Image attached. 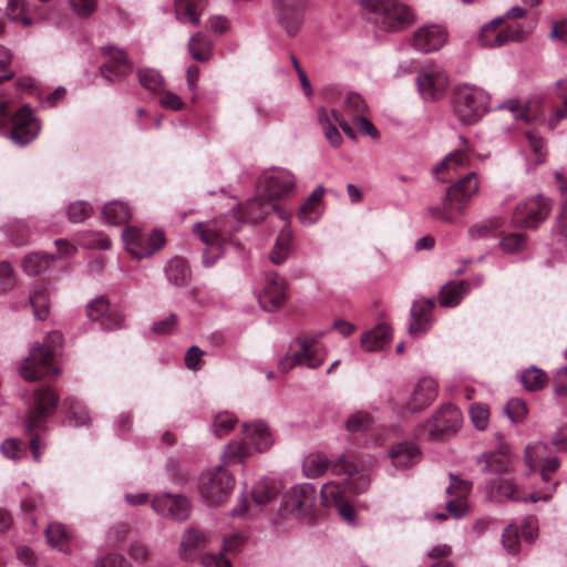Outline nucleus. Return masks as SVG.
<instances>
[{"mask_svg":"<svg viewBox=\"0 0 567 567\" xmlns=\"http://www.w3.org/2000/svg\"><path fill=\"white\" fill-rule=\"evenodd\" d=\"M547 381L548 379L546 373L536 367L526 369L520 375V382L528 391L543 389L547 384Z\"/></svg>","mask_w":567,"mask_h":567,"instance_id":"51","label":"nucleus"},{"mask_svg":"<svg viewBox=\"0 0 567 567\" xmlns=\"http://www.w3.org/2000/svg\"><path fill=\"white\" fill-rule=\"evenodd\" d=\"M48 543L60 550H63L70 539L66 528L59 523L50 524L45 529Z\"/></svg>","mask_w":567,"mask_h":567,"instance_id":"52","label":"nucleus"},{"mask_svg":"<svg viewBox=\"0 0 567 567\" xmlns=\"http://www.w3.org/2000/svg\"><path fill=\"white\" fill-rule=\"evenodd\" d=\"M527 141V158L532 161L533 167H536L544 162L546 156V148L542 136L534 131L526 133Z\"/></svg>","mask_w":567,"mask_h":567,"instance_id":"46","label":"nucleus"},{"mask_svg":"<svg viewBox=\"0 0 567 567\" xmlns=\"http://www.w3.org/2000/svg\"><path fill=\"white\" fill-rule=\"evenodd\" d=\"M102 52L106 61L100 66L104 78L111 80V74L124 76L132 72V63L128 61L125 52L114 47H104Z\"/></svg>","mask_w":567,"mask_h":567,"instance_id":"23","label":"nucleus"},{"mask_svg":"<svg viewBox=\"0 0 567 567\" xmlns=\"http://www.w3.org/2000/svg\"><path fill=\"white\" fill-rule=\"evenodd\" d=\"M235 485L233 475L225 465L203 472L198 480V492L208 506H218L225 503Z\"/></svg>","mask_w":567,"mask_h":567,"instance_id":"7","label":"nucleus"},{"mask_svg":"<svg viewBox=\"0 0 567 567\" xmlns=\"http://www.w3.org/2000/svg\"><path fill=\"white\" fill-rule=\"evenodd\" d=\"M558 467L559 460L557 457H549L545 460L540 472V477L545 485L540 491H535L529 494L530 502H548L551 498V495L555 493L558 484L557 482H550L551 474L555 473Z\"/></svg>","mask_w":567,"mask_h":567,"instance_id":"30","label":"nucleus"},{"mask_svg":"<svg viewBox=\"0 0 567 567\" xmlns=\"http://www.w3.org/2000/svg\"><path fill=\"white\" fill-rule=\"evenodd\" d=\"M287 282L277 272H268L265 277V285L258 293L260 306L266 311H274L280 308L286 301Z\"/></svg>","mask_w":567,"mask_h":567,"instance_id":"16","label":"nucleus"},{"mask_svg":"<svg viewBox=\"0 0 567 567\" xmlns=\"http://www.w3.org/2000/svg\"><path fill=\"white\" fill-rule=\"evenodd\" d=\"M63 410L66 413L69 421L74 426L84 425L90 421L86 410L75 399H65L63 402Z\"/></svg>","mask_w":567,"mask_h":567,"instance_id":"50","label":"nucleus"},{"mask_svg":"<svg viewBox=\"0 0 567 567\" xmlns=\"http://www.w3.org/2000/svg\"><path fill=\"white\" fill-rule=\"evenodd\" d=\"M237 423V417L230 413L224 412L219 413L214 417L213 422V431L216 436L223 437L228 434Z\"/></svg>","mask_w":567,"mask_h":567,"instance_id":"56","label":"nucleus"},{"mask_svg":"<svg viewBox=\"0 0 567 567\" xmlns=\"http://www.w3.org/2000/svg\"><path fill=\"white\" fill-rule=\"evenodd\" d=\"M28 303L33 308V316L38 320H44L49 316V292L45 287L34 289L29 298Z\"/></svg>","mask_w":567,"mask_h":567,"instance_id":"48","label":"nucleus"},{"mask_svg":"<svg viewBox=\"0 0 567 567\" xmlns=\"http://www.w3.org/2000/svg\"><path fill=\"white\" fill-rule=\"evenodd\" d=\"M373 423V417L370 413L358 411L350 415L348 419L346 426L350 432H363L371 426Z\"/></svg>","mask_w":567,"mask_h":567,"instance_id":"57","label":"nucleus"},{"mask_svg":"<svg viewBox=\"0 0 567 567\" xmlns=\"http://www.w3.org/2000/svg\"><path fill=\"white\" fill-rule=\"evenodd\" d=\"M369 19L380 29L396 32L415 21L412 9L399 0H361Z\"/></svg>","mask_w":567,"mask_h":567,"instance_id":"4","label":"nucleus"},{"mask_svg":"<svg viewBox=\"0 0 567 567\" xmlns=\"http://www.w3.org/2000/svg\"><path fill=\"white\" fill-rule=\"evenodd\" d=\"M486 489L489 494V498L494 502L502 503L505 501H530L529 495H524L520 486L511 477H498L489 482L486 486Z\"/></svg>","mask_w":567,"mask_h":567,"instance_id":"21","label":"nucleus"},{"mask_svg":"<svg viewBox=\"0 0 567 567\" xmlns=\"http://www.w3.org/2000/svg\"><path fill=\"white\" fill-rule=\"evenodd\" d=\"M92 213V206L83 200L71 203L68 207V217L72 223L85 220Z\"/></svg>","mask_w":567,"mask_h":567,"instance_id":"61","label":"nucleus"},{"mask_svg":"<svg viewBox=\"0 0 567 567\" xmlns=\"http://www.w3.org/2000/svg\"><path fill=\"white\" fill-rule=\"evenodd\" d=\"M343 110L347 115L354 117V115H361L368 113V105L364 100L358 93H348L344 97Z\"/></svg>","mask_w":567,"mask_h":567,"instance_id":"54","label":"nucleus"},{"mask_svg":"<svg viewBox=\"0 0 567 567\" xmlns=\"http://www.w3.org/2000/svg\"><path fill=\"white\" fill-rule=\"evenodd\" d=\"M332 472L337 475H346V484L354 493L367 491L371 482L370 476L359 471L358 466L344 455L333 464Z\"/></svg>","mask_w":567,"mask_h":567,"instance_id":"20","label":"nucleus"},{"mask_svg":"<svg viewBox=\"0 0 567 567\" xmlns=\"http://www.w3.org/2000/svg\"><path fill=\"white\" fill-rule=\"evenodd\" d=\"M488 93L478 86L461 84L455 90L454 112L466 125L476 123L488 111Z\"/></svg>","mask_w":567,"mask_h":567,"instance_id":"6","label":"nucleus"},{"mask_svg":"<svg viewBox=\"0 0 567 567\" xmlns=\"http://www.w3.org/2000/svg\"><path fill=\"white\" fill-rule=\"evenodd\" d=\"M164 270L166 279L175 287H184L190 281L192 271L185 258L179 256L171 258Z\"/></svg>","mask_w":567,"mask_h":567,"instance_id":"35","label":"nucleus"},{"mask_svg":"<svg viewBox=\"0 0 567 567\" xmlns=\"http://www.w3.org/2000/svg\"><path fill=\"white\" fill-rule=\"evenodd\" d=\"M53 260L51 255L34 252L23 258L22 268L28 275L37 276L47 270Z\"/></svg>","mask_w":567,"mask_h":567,"instance_id":"47","label":"nucleus"},{"mask_svg":"<svg viewBox=\"0 0 567 567\" xmlns=\"http://www.w3.org/2000/svg\"><path fill=\"white\" fill-rule=\"evenodd\" d=\"M206 0H174L175 17L183 23L199 25Z\"/></svg>","mask_w":567,"mask_h":567,"instance_id":"32","label":"nucleus"},{"mask_svg":"<svg viewBox=\"0 0 567 567\" xmlns=\"http://www.w3.org/2000/svg\"><path fill=\"white\" fill-rule=\"evenodd\" d=\"M348 486L338 482H328L321 487V502L326 507H336L346 501Z\"/></svg>","mask_w":567,"mask_h":567,"instance_id":"43","label":"nucleus"},{"mask_svg":"<svg viewBox=\"0 0 567 567\" xmlns=\"http://www.w3.org/2000/svg\"><path fill=\"white\" fill-rule=\"evenodd\" d=\"M437 396V383L430 377L421 378L415 384L408 406L411 411H420L429 406Z\"/></svg>","mask_w":567,"mask_h":567,"instance_id":"27","label":"nucleus"},{"mask_svg":"<svg viewBox=\"0 0 567 567\" xmlns=\"http://www.w3.org/2000/svg\"><path fill=\"white\" fill-rule=\"evenodd\" d=\"M522 535L514 525H508L502 535V543L508 554H517L519 550V539Z\"/></svg>","mask_w":567,"mask_h":567,"instance_id":"58","label":"nucleus"},{"mask_svg":"<svg viewBox=\"0 0 567 567\" xmlns=\"http://www.w3.org/2000/svg\"><path fill=\"white\" fill-rule=\"evenodd\" d=\"M62 344V334L58 331L49 332L43 342L34 343L29 355L20 364V374L25 381H35L49 374H59L60 370L52 363L58 349Z\"/></svg>","mask_w":567,"mask_h":567,"instance_id":"3","label":"nucleus"},{"mask_svg":"<svg viewBox=\"0 0 567 567\" xmlns=\"http://www.w3.org/2000/svg\"><path fill=\"white\" fill-rule=\"evenodd\" d=\"M292 231L288 224H286L279 233L274 248L269 254L272 264L281 265L287 260L291 249Z\"/></svg>","mask_w":567,"mask_h":567,"instance_id":"41","label":"nucleus"},{"mask_svg":"<svg viewBox=\"0 0 567 567\" xmlns=\"http://www.w3.org/2000/svg\"><path fill=\"white\" fill-rule=\"evenodd\" d=\"M188 50L193 59L199 62H205L212 54L210 40L204 33L197 32L189 39Z\"/></svg>","mask_w":567,"mask_h":567,"instance_id":"45","label":"nucleus"},{"mask_svg":"<svg viewBox=\"0 0 567 567\" xmlns=\"http://www.w3.org/2000/svg\"><path fill=\"white\" fill-rule=\"evenodd\" d=\"M282 484L279 480L265 477L258 481L252 488V498L259 505L271 502L281 491Z\"/></svg>","mask_w":567,"mask_h":567,"instance_id":"39","label":"nucleus"},{"mask_svg":"<svg viewBox=\"0 0 567 567\" xmlns=\"http://www.w3.org/2000/svg\"><path fill=\"white\" fill-rule=\"evenodd\" d=\"M446 40V30L437 24L423 25L413 34L414 48L424 53L440 50Z\"/></svg>","mask_w":567,"mask_h":567,"instance_id":"19","label":"nucleus"},{"mask_svg":"<svg viewBox=\"0 0 567 567\" xmlns=\"http://www.w3.org/2000/svg\"><path fill=\"white\" fill-rule=\"evenodd\" d=\"M323 362L321 347L312 339H305L290 346L285 357L279 361V369L288 372L296 365H306L309 369H318Z\"/></svg>","mask_w":567,"mask_h":567,"instance_id":"10","label":"nucleus"},{"mask_svg":"<svg viewBox=\"0 0 567 567\" xmlns=\"http://www.w3.org/2000/svg\"><path fill=\"white\" fill-rule=\"evenodd\" d=\"M122 238L127 252L137 259L151 257L165 245L163 231H146L135 226L125 228Z\"/></svg>","mask_w":567,"mask_h":567,"instance_id":"8","label":"nucleus"},{"mask_svg":"<svg viewBox=\"0 0 567 567\" xmlns=\"http://www.w3.org/2000/svg\"><path fill=\"white\" fill-rule=\"evenodd\" d=\"M208 543V535L195 527L185 529L182 535L178 556L184 561L195 560Z\"/></svg>","mask_w":567,"mask_h":567,"instance_id":"25","label":"nucleus"},{"mask_svg":"<svg viewBox=\"0 0 567 567\" xmlns=\"http://www.w3.org/2000/svg\"><path fill=\"white\" fill-rule=\"evenodd\" d=\"M9 104L10 101L0 94V127H11L8 137L16 145L23 146L37 137L40 125L29 106H22L12 113Z\"/></svg>","mask_w":567,"mask_h":567,"instance_id":"5","label":"nucleus"},{"mask_svg":"<svg viewBox=\"0 0 567 567\" xmlns=\"http://www.w3.org/2000/svg\"><path fill=\"white\" fill-rule=\"evenodd\" d=\"M477 192V175L468 173L447 188L442 206L427 207V214L436 220L454 224L457 216L465 213L467 204Z\"/></svg>","mask_w":567,"mask_h":567,"instance_id":"2","label":"nucleus"},{"mask_svg":"<svg viewBox=\"0 0 567 567\" xmlns=\"http://www.w3.org/2000/svg\"><path fill=\"white\" fill-rule=\"evenodd\" d=\"M102 215L109 224L121 225L131 218V209L127 204L114 200L104 205Z\"/></svg>","mask_w":567,"mask_h":567,"instance_id":"42","label":"nucleus"},{"mask_svg":"<svg viewBox=\"0 0 567 567\" xmlns=\"http://www.w3.org/2000/svg\"><path fill=\"white\" fill-rule=\"evenodd\" d=\"M550 210L546 198L538 195L520 202L514 212V223L524 228H536L548 216Z\"/></svg>","mask_w":567,"mask_h":567,"instance_id":"15","label":"nucleus"},{"mask_svg":"<svg viewBox=\"0 0 567 567\" xmlns=\"http://www.w3.org/2000/svg\"><path fill=\"white\" fill-rule=\"evenodd\" d=\"M350 125L353 128L355 135H357V133H360L362 135H367L372 138H379V136H380L378 128L368 118V113L361 114V115H354Z\"/></svg>","mask_w":567,"mask_h":567,"instance_id":"55","label":"nucleus"},{"mask_svg":"<svg viewBox=\"0 0 567 567\" xmlns=\"http://www.w3.org/2000/svg\"><path fill=\"white\" fill-rule=\"evenodd\" d=\"M324 193V187L318 186L301 205L298 217L303 225H313L320 218L322 214L321 202Z\"/></svg>","mask_w":567,"mask_h":567,"instance_id":"33","label":"nucleus"},{"mask_svg":"<svg viewBox=\"0 0 567 567\" xmlns=\"http://www.w3.org/2000/svg\"><path fill=\"white\" fill-rule=\"evenodd\" d=\"M251 455L249 444L244 440H234L229 442L223 453L225 464L243 463Z\"/></svg>","mask_w":567,"mask_h":567,"instance_id":"44","label":"nucleus"},{"mask_svg":"<svg viewBox=\"0 0 567 567\" xmlns=\"http://www.w3.org/2000/svg\"><path fill=\"white\" fill-rule=\"evenodd\" d=\"M258 188L269 200L285 199L296 188V176L289 169L271 167L259 176Z\"/></svg>","mask_w":567,"mask_h":567,"instance_id":"9","label":"nucleus"},{"mask_svg":"<svg viewBox=\"0 0 567 567\" xmlns=\"http://www.w3.org/2000/svg\"><path fill=\"white\" fill-rule=\"evenodd\" d=\"M504 411L512 422L517 423L525 419L527 406L523 400L512 399L505 405Z\"/></svg>","mask_w":567,"mask_h":567,"instance_id":"62","label":"nucleus"},{"mask_svg":"<svg viewBox=\"0 0 567 567\" xmlns=\"http://www.w3.org/2000/svg\"><path fill=\"white\" fill-rule=\"evenodd\" d=\"M470 163V157L463 150H457L449 153L444 159L433 168L434 175H436L437 179L443 183L450 182V177L445 176L450 175L451 172L456 171L458 167H465Z\"/></svg>","mask_w":567,"mask_h":567,"instance_id":"36","label":"nucleus"},{"mask_svg":"<svg viewBox=\"0 0 567 567\" xmlns=\"http://www.w3.org/2000/svg\"><path fill=\"white\" fill-rule=\"evenodd\" d=\"M462 425L461 411L451 404L443 405L423 426V435L430 440H440L455 433Z\"/></svg>","mask_w":567,"mask_h":567,"instance_id":"12","label":"nucleus"},{"mask_svg":"<svg viewBox=\"0 0 567 567\" xmlns=\"http://www.w3.org/2000/svg\"><path fill=\"white\" fill-rule=\"evenodd\" d=\"M81 244L86 248L109 249L111 239L103 233L87 231L83 234Z\"/></svg>","mask_w":567,"mask_h":567,"instance_id":"59","label":"nucleus"},{"mask_svg":"<svg viewBox=\"0 0 567 567\" xmlns=\"http://www.w3.org/2000/svg\"><path fill=\"white\" fill-rule=\"evenodd\" d=\"M434 299H419L412 303L410 310L409 333L413 337L425 333L433 322Z\"/></svg>","mask_w":567,"mask_h":567,"instance_id":"18","label":"nucleus"},{"mask_svg":"<svg viewBox=\"0 0 567 567\" xmlns=\"http://www.w3.org/2000/svg\"><path fill=\"white\" fill-rule=\"evenodd\" d=\"M203 567H231L230 560L220 550L218 554L206 553L200 557Z\"/></svg>","mask_w":567,"mask_h":567,"instance_id":"64","label":"nucleus"},{"mask_svg":"<svg viewBox=\"0 0 567 567\" xmlns=\"http://www.w3.org/2000/svg\"><path fill=\"white\" fill-rule=\"evenodd\" d=\"M270 210H276L279 218L285 221H288L290 218V213L288 210L275 204L272 200H269L262 193L260 196L251 198L247 203L244 216L249 221L258 223L262 220Z\"/></svg>","mask_w":567,"mask_h":567,"instance_id":"22","label":"nucleus"},{"mask_svg":"<svg viewBox=\"0 0 567 567\" xmlns=\"http://www.w3.org/2000/svg\"><path fill=\"white\" fill-rule=\"evenodd\" d=\"M503 19L496 18L481 28L480 43L486 48L501 47L516 38L515 32L502 27Z\"/></svg>","mask_w":567,"mask_h":567,"instance_id":"28","label":"nucleus"},{"mask_svg":"<svg viewBox=\"0 0 567 567\" xmlns=\"http://www.w3.org/2000/svg\"><path fill=\"white\" fill-rule=\"evenodd\" d=\"M468 413L473 425L477 430L483 431L487 427L489 421V410L486 405L473 404L470 408Z\"/></svg>","mask_w":567,"mask_h":567,"instance_id":"60","label":"nucleus"},{"mask_svg":"<svg viewBox=\"0 0 567 567\" xmlns=\"http://www.w3.org/2000/svg\"><path fill=\"white\" fill-rule=\"evenodd\" d=\"M467 292L468 285L465 281L449 282L441 288L439 302L442 307H455Z\"/></svg>","mask_w":567,"mask_h":567,"instance_id":"40","label":"nucleus"},{"mask_svg":"<svg viewBox=\"0 0 567 567\" xmlns=\"http://www.w3.org/2000/svg\"><path fill=\"white\" fill-rule=\"evenodd\" d=\"M275 6L280 25L288 35H295L302 23L300 6H297L293 0H275Z\"/></svg>","mask_w":567,"mask_h":567,"instance_id":"26","label":"nucleus"},{"mask_svg":"<svg viewBox=\"0 0 567 567\" xmlns=\"http://www.w3.org/2000/svg\"><path fill=\"white\" fill-rule=\"evenodd\" d=\"M240 225L237 215L231 214L193 226V233L206 245L202 260L204 267H213L218 261L231 243V231L239 230Z\"/></svg>","mask_w":567,"mask_h":567,"instance_id":"1","label":"nucleus"},{"mask_svg":"<svg viewBox=\"0 0 567 567\" xmlns=\"http://www.w3.org/2000/svg\"><path fill=\"white\" fill-rule=\"evenodd\" d=\"M478 463H484L483 472L505 474L512 470L511 456L507 447H502L497 452H489L481 455Z\"/></svg>","mask_w":567,"mask_h":567,"instance_id":"34","label":"nucleus"},{"mask_svg":"<svg viewBox=\"0 0 567 567\" xmlns=\"http://www.w3.org/2000/svg\"><path fill=\"white\" fill-rule=\"evenodd\" d=\"M137 78L143 87L153 92L159 91L164 83L163 76L154 69H138Z\"/></svg>","mask_w":567,"mask_h":567,"instance_id":"53","label":"nucleus"},{"mask_svg":"<svg viewBox=\"0 0 567 567\" xmlns=\"http://www.w3.org/2000/svg\"><path fill=\"white\" fill-rule=\"evenodd\" d=\"M316 499V488L311 484L293 486L284 494L279 508L280 515L303 517L311 513Z\"/></svg>","mask_w":567,"mask_h":567,"instance_id":"13","label":"nucleus"},{"mask_svg":"<svg viewBox=\"0 0 567 567\" xmlns=\"http://www.w3.org/2000/svg\"><path fill=\"white\" fill-rule=\"evenodd\" d=\"M417 89L425 101H437L445 95L450 76L441 65L426 63L416 78Z\"/></svg>","mask_w":567,"mask_h":567,"instance_id":"11","label":"nucleus"},{"mask_svg":"<svg viewBox=\"0 0 567 567\" xmlns=\"http://www.w3.org/2000/svg\"><path fill=\"white\" fill-rule=\"evenodd\" d=\"M153 509L162 516L174 520H185L189 516L190 506L186 497L179 494L165 493L154 497Z\"/></svg>","mask_w":567,"mask_h":567,"instance_id":"17","label":"nucleus"},{"mask_svg":"<svg viewBox=\"0 0 567 567\" xmlns=\"http://www.w3.org/2000/svg\"><path fill=\"white\" fill-rule=\"evenodd\" d=\"M243 431L258 452L268 451L274 444L272 433L264 421L245 423Z\"/></svg>","mask_w":567,"mask_h":567,"instance_id":"31","label":"nucleus"},{"mask_svg":"<svg viewBox=\"0 0 567 567\" xmlns=\"http://www.w3.org/2000/svg\"><path fill=\"white\" fill-rule=\"evenodd\" d=\"M317 120L321 127L339 125L349 138L355 140L353 128L338 110L321 106L317 111Z\"/></svg>","mask_w":567,"mask_h":567,"instance_id":"38","label":"nucleus"},{"mask_svg":"<svg viewBox=\"0 0 567 567\" xmlns=\"http://www.w3.org/2000/svg\"><path fill=\"white\" fill-rule=\"evenodd\" d=\"M391 340V328L381 323L371 330L365 331L361 337V346L368 351L382 350Z\"/></svg>","mask_w":567,"mask_h":567,"instance_id":"37","label":"nucleus"},{"mask_svg":"<svg viewBox=\"0 0 567 567\" xmlns=\"http://www.w3.org/2000/svg\"><path fill=\"white\" fill-rule=\"evenodd\" d=\"M329 461L321 454H309L302 462V472L309 478L323 475L329 468Z\"/></svg>","mask_w":567,"mask_h":567,"instance_id":"49","label":"nucleus"},{"mask_svg":"<svg viewBox=\"0 0 567 567\" xmlns=\"http://www.w3.org/2000/svg\"><path fill=\"white\" fill-rule=\"evenodd\" d=\"M59 402V395L50 386H42L34 392V409L25 419V431L31 434L43 427L47 419L51 416Z\"/></svg>","mask_w":567,"mask_h":567,"instance_id":"14","label":"nucleus"},{"mask_svg":"<svg viewBox=\"0 0 567 567\" xmlns=\"http://www.w3.org/2000/svg\"><path fill=\"white\" fill-rule=\"evenodd\" d=\"M504 251L514 254L522 251L526 247V237L523 234H512L499 241Z\"/></svg>","mask_w":567,"mask_h":567,"instance_id":"63","label":"nucleus"},{"mask_svg":"<svg viewBox=\"0 0 567 567\" xmlns=\"http://www.w3.org/2000/svg\"><path fill=\"white\" fill-rule=\"evenodd\" d=\"M389 457L395 468L405 470L420 461L421 452L414 443L401 442L391 447Z\"/></svg>","mask_w":567,"mask_h":567,"instance_id":"29","label":"nucleus"},{"mask_svg":"<svg viewBox=\"0 0 567 567\" xmlns=\"http://www.w3.org/2000/svg\"><path fill=\"white\" fill-rule=\"evenodd\" d=\"M450 480L446 494L453 496V498L446 503V509L451 516L460 518L466 511V496L471 491V484L453 474L450 475Z\"/></svg>","mask_w":567,"mask_h":567,"instance_id":"24","label":"nucleus"}]
</instances>
